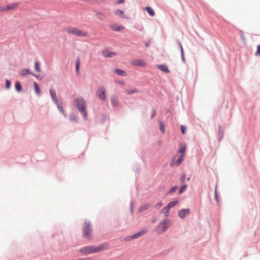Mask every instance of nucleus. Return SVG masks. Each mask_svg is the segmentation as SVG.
<instances>
[{
    "label": "nucleus",
    "instance_id": "obj_7",
    "mask_svg": "<svg viewBox=\"0 0 260 260\" xmlns=\"http://www.w3.org/2000/svg\"><path fill=\"white\" fill-rule=\"evenodd\" d=\"M147 232L146 230H143L138 233L126 238L125 240H131L132 239H136L139 238L140 237L144 235Z\"/></svg>",
    "mask_w": 260,
    "mask_h": 260
},
{
    "label": "nucleus",
    "instance_id": "obj_28",
    "mask_svg": "<svg viewBox=\"0 0 260 260\" xmlns=\"http://www.w3.org/2000/svg\"><path fill=\"white\" fill-rule=\"evenodd\" d=\"M35 70L38 72H41V67H40V63L38 62H35Z\"/></svg>",
    "mask_w": 260,
    "mask_h": 260
},
{
    "label": "nucleus",
    "instance_id": "obj_8",
    "mask_svg": "<svg viewBox=\"0 0 260 260\" xmlns=\"http://www.w3.org/2000/svg\"><path fill=\"white\" fill-rule=\"evenodd\" d=\"M190 213L189 209H182L180 210L178 212V216L181 218H185Z\"/></svg>",
    "mask_w": 260,
    "mask_h": 260
},
{
    "label": "nucleus",
    "instance_id": "obj_4",
    "mask_svg": "<svg viewBox=\"0 0 260 260\" xmlns=\"http://www.w3.org/2000/svg\"><path fill=\"white\" fill-rule=\"evenodd\" d=\"M66 31L71 34L79 37H85L87 35L86 31L78 29L75 27H69L66 29Z\"/></svg>",
    "mask_w": 260,
    "mask_h": 260
},
{
    "label": "nucleus",
    "instance_id": "obj_9",
    "mask_svg": "<svg viewBox=\"0 0 260 260\" xmlns=\"http://www.w3.org/2000/svg\"><path fill=\"white\" fill-rule=\"evenodd\" d=\"M132 64L135 66L145 67L146 64L145 61L141 59L134 60L132 62Z\"/></svg>",
    "mask_w": 260,
    "mask_h": 260
},
{
    "label": "nucleus",
    "instance_id": "obj_25",
    "mask_svg": "<svg viewBox=\"0 0 260 260\" xmlns=\"http://www.w3.org/2000/svg\"><path fill=\"white\" fill-rule=\"evenodd\" d=\"M80 63V59L78 58L76 61V71L77 73L79 71Z\"/></svg>",
    "mask_w": 260,
    "mask_h": 260
},
{
    "label": "nucleus",
    "instance_id": "obj_39",
    "mask_svg": "<svg viewBox=\"0 0 260 260\" xmlns=\"http://www.w3.org/2000/svg\"><path fill=\"white\" fill-rule=\"evenodd\" d=\"M162 203L161 202H159L158 203H157V204H155V208L156 209H159L162 206Z\"/></svg>",
    "mask_w": 260,
    "mask_h": 260
},
{
    "label": "nucleus",
    "instance_id": "obj_11",
    "mask_svg": "<svg viewBox=\"0 0 260 260\" xmlns=\"http://www.w3.org/2000/svg\"><path fill=\"white\" fill-rule=\"evenodd\" d=\"M19 6L18 3H15L6 5L7 11L17 9Z\"/></svg>",
    "mask_w": 260,
    "mask_h": 260
},
{
    "label": "nucleus",
    "instance_id": "obj_34",
    "mask_svg": "<svg viewBox=\"0 0 260 260\" xmlns=\"http://www.w3.org/2000/svg\"><path fill=\"white\" fill-rule=\"evenodd\" d=\"M177 189V186H174L171 189H170V190L169 191L168 193L169 194H172L174 192H175L176 191Z\"/></svg>",
    "mask_w": 260,
    "mask_h": 260
},
{
    "label": "nucleus",
    "instance_id": "obj_22",
    "mask_svg": "<svg viewBox=\"0 0 260 260\" xmlns=\"http://www.w3.org/2000/svg\"><path fill=\"white\" fill-rule=\"evenodd\" d=\"M138 92H139L138 90L136 88H133L132 89L127 90L126 91V92L128 94H132L138 93Z\"/></svg>",
    "mask_w": 260,
    "mask_h": 260
},
{
    "label": "nucleus",
    "instance_id": "obj_1",
    "mask_svg": "<svg viewBox=\"0 0 260 260\" xmlns=\"http://www.w3.org/2000/svg\"><path fill=\"white\" fill-rule=\"evenodd\" d=\"M109 244L105 243L99 246H88L83 247L80 249V252L84 255H87L91 253H97L108 249Z\"/></svg>",
    "mask_w": 260,
    "mask_h": 260
},
{
    "label": "nucleus",
    "instance_id": "obj_30",
    "mask_svg": "<svg viewBox=\"0 0 260 260\" xmlns=\"http://www.w3.org/2000/svg\"><path fill=\"white\" fill-rule=\"evenodd\" d=\"M103 55L105 57H111L113 55H115V53H108V51H104L103 52Z\"/></svg>",
    "mask_w": 260,
    "mask_h": 260
},
{
    "label": "nucleus",
    "instance_id": "obj_37",
    "mask_svg": "<svg viewBox=\"0 0 260 260\" xmlns=\"http://www.w3.org/2000/svg\"><path fill=\"white\" fill-rule=\"evenodd\" d=\"M180 47L181 48L182 59L184 61V53H183V48H182V45L181 43H180Z\"/></svg>",
    "mask_w": 260,
    "mask_h": 260
},
{
    "label": "nucleus",
    "instance_id": "obj_47",
    "mask_svg": "<svg viewBox=\"0 0 260 260\" xmlns=\"http://www.w3.org/2000/svg\"><path fill=\"white\" fill-rule=\"evenodd\" d=\"M76 119V117H74V118H73V119Z\"/></svg>",
    "mask_w": 260,
    "mask_h": 260
},
{
    "label": "nucleus",
    "instance_id": "obj_43",
    "mask_svg": "<svg viewBox=\"0 0 260 260\" xmlns=\"http://www.w3.org/2000/svg\"><path fill=\"white\" fill-rule=\"evenodd\" d=\"M33 76H35L37 78L39 79H41L42 78H41L40 76H36V75L34 74H31Z\"/></svg>",
    "mask_w": 260,
    "mask_h": 260
},
{
    "label": "nucleus",
    "instance_id": "obj_23",
    "mask_svg": "<svg viewBox=\"0 0 260 260\" xmlns=\"http://www.w3.org/2000/svg\"><path fill=\"white\" fill-rule=\"evenodd\" d=\"M34 87H35V91L37 93V94L38 95H40V89L38 84L36 82H34Z\"/></svg>",
    "mask_w": 260,
    "mask_h": 260
},
{
    "label": "nucleus",
    "instance_id": "obj_38",
    "mask_svg": "<svg viewBox=\"0 0 260 260\" xmlns=\"http://www.w3.org/2000/svg\"><path fill=\"white\" fill-rule=\"evenodd\" d=\"M4 11H7L6 6H0V12H3Z\"/></svg>",
    "mask_w": 260,
    "mask_h": 260
},
{
    "label": "nucleus",
    "instance_id": "obj_14",
    "mask_svg": "<svg viewBox=\"0 0 260 260\" xmlns=\"http://www.w3.org/2000/svg\"><path fill=\"white\" fill-rule=\"evenodd\" d=\"M186 151V145L184 144H181L180 146L179 150V153H181V155H183L184 156V153Z\"/></svg>",
    "mask_w": 260,
    "mask_h": 260
},
{
    "label": "nucleus",
    "instance_id": "obj_2",
    "mask_svg": "<svg viewBox=\"0 0 260 260\" xmlns=\"http://www.w3.org/2000/svg\"><path fill=\"white\" fill-rule=\"evenodd\" d=\"M74 103L78 111L83 115L84 119L86 120L88 114L86 111V101L82 98H78L74 100Z\"/></svg>",
    "mask_w": 260,
    "mask_h": 260
},
{
    "label": "nucleus",
    "instance_id": "obj_45",
    "mask_svg": "<svg viewBox=\"0 0 260 260\" xmlns=\"http://www.w3.org/2000/svg\"><path fill=\"white\" fill-rule=\"evenodd\" d=\"M184 180V177L182 178V179H181V181L182 182H183Z\"/></svg>",
    "mask_w": 260,
    "mask_h": 260
},
{
    "label": "nucleus",
    "instance_id": "obj_29",
    "mask_svg": "<svg viewBox=\"0 0 260 260\" xmlns=\"http://www.w3.org/2000/svg\"><path fill=\"white\" fill-rule=\"evenodd\" d=\"M55 103H56V104L57 105V107H58L59 110L60 111H61L63 114H64V111H63V106L62 105V104L61 103H60V104L58 103V101H57V102H55Z\"/></svg>",
    "mask_w": 260,
    "mask_h": 260
},
{
    "label": "nucleus",
    "instance_id": "obj_42",
    "mask_svg": "<svg viewBox=\"0 0 260 260\" xmlns=\"http://www.w3.org/2000/svg\"><path fill=\"white\" fill-rule=\"evenodd\" d=\"M124 2V0H119L117 2V4H120V3H122Z\"/></svg>",
    "mask_w": 260,
    "mask_h": 260
},
{
    "label": "nucleus",
    "instance_id": "obj_20",
    "mask_svg": "<svg viewBox=\"0 0 260 260\" xmlns=\"http://www.w3.org/2000/svg\"><path fill=\"white\" fill-rule=\"evenodd\" d=\"M20 75L22 76H25L28 74H31L28 69H23L20 71Z\"/></svg>",
    "mask_w": 260,
    "mask_h": 260
},
{
    "label": "nucleus",
    "instance_id": "obj_26",
    "mask_svg": "<svg viewBox=\"0 0 260 260\" xmlns=\"http://www.w3.org/2000/svg\"><path fill=\"white\" fill-rule=\"evenodd\" d=\"M184 156H183V155H181L179 158H178V159L176 161V164L177 166H179L180 165V164L182 162V161H183V158H184Z\"/></svg>",
    "mask_w": 260,
    "mask_h": 260
},
{
    "label": "nucleus",
    "instance_id": "obj_21",
    "mask_svg": "<svg viewBox=\"0 0 260 260\" xmlns=\"http://www.w3.org/2000/svg\"><path fill=\"white\" fill-rule=\"evenodd\" d=\"M178 203V200H175L172 201L167 205L170 209L174 207L175 205H176Z\"/></svg>",
    "mask_w": 260,
    "mask_h": 260
},
{
    "label": "nucleus",
    "instance_id": "obj_10",
    "mask_svg": "<svg viewBox=\"0 0 260 260\" xmlns=\"http://www.w3.org/2000/svg\"><path fill=\"white\" fill-rule=\"evenodd\" d=\"M111 102L113 107H117L119 106L118 99L115 95H113L111 96Z\"/></svg>",
    "mask_w": 260,
    "mask_h": 260
},
{
    "label": "nucleus",
    "instance_id": "obj_33",
    "mask_svg": "<svg viewBox=\"0 0 260 260\" xmlns=\"http://www.w3.org/2000/svg\"><path fill=\"white\" fill-rule=\"evenodd\" d=\"M256 56H260V44L257 46V49L255 53Z\"/></svg>",
    "mask_w": 260,
    "mask_h": 260
},
{
    "label": "nucleus",
    "instance_id": "obj_3",
    "mask_svg": "<svg viewBox=\"0 0 260 260\" xmlns=\"http://www.w3.org/2000/svg\"><path fill=\"white\" fill-rule=\"evenodd\" d=\"M171 222V221L168 219H166L160 222L157 226L155 229L156 232L158 234H162L170 226Z\"/></svg>",
    "mask_w": 260,
    "mask_h": 260
},
{
    "label": "nucleus",
    "instance_id": "obj_24",
    "mask_svg": "<svg viewBox=\"0 0 260 260\" xmlns=\"http://www.w3.org/2000/svg\"><path fill=\"white\" fill-rule=\"evenodd\" d=\"M15 88L18 91L20 92L21 91L22 87L19 82L17 81L15 83Z\"/></svg>",
    "mask_w": 260,
    "mask_h": 260
},
{
    "label": "nucleus",
    "instance_id": "obj_15",
    "mask_svg": "<svg viewBox=\"0 0 260 260\" xmlns=\"http://www.w3.org/2000/svg\"><path fill=\"white\" fill-rule=\"evenodd\" d=\"M170 209L166 206L161 210V213L164 214L166 217H167L169 216Z\"/></svg>",
    "mask_w": 260,
    "mask_h": 260
},
{
    "label": "nucleus",
    "instance_id": "obj_31",
    "mask_svg": "<svg viewBox=\"0 0 260 260\" xmlns=\"http://www.w3.org/2000/svg\"><path fill=\"white\" fill-rule=\"evenodd\" d=\"M149 207V205L145 204L144 205L142 206L140 208L139 210H140V211L142 212V211H143L147 209Z\"/></svg>",
    "mask_w": 260,
    "mask_h": 260
},
{
    "label": "nucleus",
    "instance_id": "obj_48",
    "mask_svg": "<svg viewBox=\"0 0 260 260\" xmlns=\"http://www.w3.org/2000/svg\"><path fill=\"white\" fill-rule=\"evenodd\" d=\"M187 180H188H188H189V178H187Z\"/></svg>",
    "mask_w": 260,
    "mask_h": 260
},
{
    "label": "nucleus",
    "instance_id": "obj_16",
    "mask_svg": "<svg viewBox=\"0 0 260 260\" xmlns=\"http://www.w3.org/2000/svg\"><path fill=\"white\" fill-rule=\"evenodd\" d=\"M50 93L52 100L55 102H57V100L56 97V92L53 89H50Z\"/></svg>",
    "mask_w": 260,
    "mask_h": 260
},
{
    "label": "nucleus",
    "instance_id": "obj_36",
    "mask_svg": "<svg viewBox=\"0 0 260 260\" xmlns=\"http://www.w3.org/2000/svg\"><path fill=\"white\" fill-rule=\"evenodd\" d=\"M11 87V82L8 80H6V88L7 89H9Z\"/></svg>",
    "mask_w": 260,
    "mask_h": 260
},
{
    "label": "nucleus",
    "instance_id": "obj_41",
    "mask_svg": "<svg viewBox=\"0 0 260 260\" xmlns=\"http://www.w3.org/2000/svg\"><path fill=\"white\" fill-rule=\"evenodd\" d=\"M215 195L216 200L218 201V196H217V193L216 189H215Z\"/></svg>",
    "mask_w": 260,
    "mask_h": 260
},
{
    "label": "nucleus",
    "instance_id": "obj_18",
    "mask_svg": "<svg viewBox=\"0 0 260 260\" xmlns=\"http://www.w3.org/2000/svg\"><path fill=\"white\" fill-rule=\"evenodd\" d=\"M114 72L115 73H116L117 74H118L119 75L123 76H125L126 75L125 72H124V71H122L121 70H120V69H116L114 70Z\"/></svg>",
    "mask_w": 260,
    "mask_h": 260
},
{
    "label": "nucleus",
    "instance_id": "obj_13",
    "mask_svg": "<svg viewBox=\"0 0 260 260\" xmlns=\"http://www.w3.org/2000/svg\"><path fill=\"white\" fill-rule=\"evenodd\" d=\"M157 68L159 70H161V71H162L165 73H168L170 72L169 70L168 69V67L166 65H164V64L158 65L157 66Z\"/></svg>",
    "mask_w": 260,
    "mask_h": 260
},
{
    "label": "nucleus",
    "instance_id": "obj_17",
    "mask_svg": "<svg viewBox=\"0 0 260 260\" xmlns=\"http://www.w3.org/2000/svg\"><path fill=\"white\" fill-rule=\"evenodd\" d=\"M144 9L147 11V12L149 13V14L151 16H154V15H155L154 11H153V10L151 8L147 7H145L144 8Z\"/></svg>",
    "mask_w": 260,
    "mask_h": 260
},
{
    "label": "nucleus",
    "instance_id": "obj_5",
    "mask_svg": "<svg viewBox=\"0 0 260 260\" xmlns=\"http://www.w3.org/2000/svg\"><path fill=\"white\" fill-rule=\"evenodd\" d=\"M96 96L102 101H105L106 99V90L103 86H100L96 91Z\"/></svg>",
    "mask_w": 260,
    "mask_h": 260
},
{
    "label": "nucleus",
    "instance_id": "obj_27",
    "mask_svg": "<svg viewBox=\"0 0 260 260\" xmlns=\"http://www.w3.org/2000/svg\"><path fill=\"white\" fill-rule=\"evenodd\" d=\"M187 188V185L184 184L182 185L179 190V193L181 194Z\"/></svg>",
    "mask_w": 260,
    "mask_h": 260
},
{
    "label": "nucleus",
    "instance_id": "obj_46",
    "mask_svg": "<svg viewBox=\"0 0 260 260\" xmlns=\"http://www.w3.org/2000/svg\"><path fill=\"white\" fill-rule=\"evenodd\" d=\"M76 119V117H74V118H73V119Z\"/></svg>",
    "mask_w": 260,
    "mask_h": 260
},
{
    "label": "nucleus",
    "instance_id": "obj_12",
    "mask_svg": "<svg viewBox=\"0 0 260 260\" xmlns=\"http://www.w3.org/2000/svg\"><path fill=\"white\" fill-rule=\"evenodd\" d=\"M111 28L116 31H120L123 30L124 29V26H118L116 24H113L111 26Z\"/></svg>",
    "mask_w": 260,
    "mask_h": 260
},
{
    "label": "nucleus",
    "instance_id": "obj_32",
    "mask_svg": "<svg viewBox=\"0 0 260 260\" xmlns=\"http://www.w3.org/2000/svg\"><path fill=\"white\" fill-rule=\"evenodd\" d=\"M159 127H160V130L161 131V132L162 133H164L165 131V125H164V123L161 121L159 122Z\"/></svg>",
    "mask_w": 260,
    "mask_h": 260
},
{
    "label": "nucleus",
    "instance_id": "obj_6",
    "mask_svg": "<svg viewBox=\"0 0 260 260\" xmlns=\"http://www.w3.org/2000/svg\"><path fill=\"white\" fill-rule=\"evenodd\" d=\"M83 235L84 237L89 238L92 232L90 224L88 222H85L83 228Z\"/></svg>",
    "mask_w": 260,
    "mask_h": 260
},
{
    "label": "nucleus",
    "instance_id": "obj_35",
    "mask_svg": "<svg viewBox=\"0 0 260 260\" xmlns=\"http://www.w3.org/2000/svg\"><path fill=\"white\" fill-rule=\"evenodd\" d=\"M96 17H97V18H98L99 19H102L105 18V15L104 14H103L102 13H98L96 14Z\"/></svg>",
    "mask_w": 260,
    "mask_h": 260
},
{
    "label": "nucleus",
    "instance_id": "obj_44",
    "mask_svg": "<svg viewBox=\"0 0 260 260\" xmlns=\"http://www.w3.org/2000/svg\"><path fill=\"white\" fill-rule=\"evenodd\" d=\"M155 114V111H153V113H152V117H153Z\"/></svg>",
    "mask_w": 260,
    "mask_h": 260
},
{
    "label": "nucleus",
    "instance_id": "obj_40",
    "mask_svg": "<svg viewBox=\"0 0 260 260\" xmlns=\"http://www.w3.org/2000/svg\"><path fill=\"white\" fill-rule=\"evenodd\" d=\"M181 133L184 134L186 133V127L183 125H181Z\"/></svg>",
    "mask_w": 260,
    "mask_h": 260
},
{
    "label": "nucleus",
    "instance_id": "obj_19",
    "mask_svg": "<svg viewBox=\"0 0 260 260\" xmlns=\"http://www.w3.org/2000/svg\"><path fill=\"white\" fill-rule=\"evenodd\" d=\"M114 13L115 15L119 16L120 17L123 18L124 17V12L121 10L117 9L115 11Z\"/></svg>",
    "mask_w": 260,
    "mask_h": 260
}]
</instances>
